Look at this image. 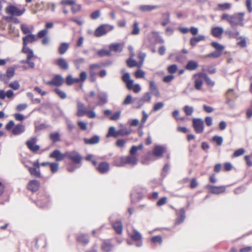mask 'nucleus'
<instances>
[{
    "label": "nucleus",
    "instance_id": "bb28decb",
    "mask_svg": "<svg viewBox=\"0 0 252 252\" xmlns=\"http://www.w3.org/2000/svg\"><path fill=\"white\" fill-rule=\"evenodd\" d=\"M112 227L118 234L121 235L122 233L123 227L121 221H117L114 222Z\"/></svg>",
    "mask_w": 252,
    "mask_h": 252
},
{
    "label": "nucleus",
    "instance_id": "58836bf2",
    "mask_svg": "<svg viewBox=\"0 0 252 252\" xmlns=\"http://www.w3.org/2000/svg\"><path fill=\"white\" fill-rule=\"evenodd\" d=\"M111 137L114 138L118 137L117 130H116L115 128L113 126H111L109 128L108 131L106 134L107 138Z\"/></svg>",
    "mask_w": 252,
    "mask_h": 252
},
{
    "label": "nucleus",
    "instance_id": "052dcab7",
    "mask_svg": "<svg viewBox=\"0 0 252 252\" xmlns=\"http://www.w3.org/2000/svg\"><path fill=\"white\" fill-rule=\"evenodd\" d=\"M167 201V198L165 196L160 198L156 203L157 206H161L165 204Z\"/></svg>",
    "mask_w": 252,
    "mask_h": 252
},
{
    "label": "nucleus",
    "instance_id": "bf43d9fd",
    "mask_svg": "<svg viewBox=\"0 0 252 252\" xmlns=\"http://www.w3.org/2000/svg\"><path fill=\"white\" fill-rule=\"evenodd\" d=\"M198 183L196 178H193L190 180V184L189 187L190 189H195L198 186Z\"/></svg>",
    "mask_w": 252,
    "mask_h": 252
},
{
    "label": "nucleus",
    "instance_id": "3c124183",
    "mask_svg": "<svg viewBox=\"0 0 252 252\" xmlns=\"http://www.w3.org/2000/svg\"><path fill=\"white\" fill-rule=\"evenodd\" d=\"M184 111L187 116H191L193 112V108L188 105H186L183 108Z\"/></svg>",
    "mask_w": 252,
    "mask_h": 252
},
{
    "label": "nucleus",
    "instance_id": "dca6fc26",
    "mask_svg": "<svg viewBox=\"0 0 252 252\" xmlns=\"http://www.w3.org/2000/svg\"><path fill=\"white\" fill-rule=\"evenodd\" d=\"M54 63L63 70H67L69 68V65L67 60L63 58H59L55 60L54 62Z\"/></svg>",
    "mask_w": 252,
    "mask_h": 252
},
{
    "label": "nucleus",
    "instance_id": "ddd939ff",
    "mask_svg": "<svg viewBox=\"0 0 252 252\" xmlns=\"http://www.w3.org/2000/svg\"><path fill=\"white\" fill-rule=\"evenodd\" d=\"M64 79L60 74L55 75L51 80L46 82V84L50 86L60 87L64 83Z\"/></svg>",
    "mask_w": 252,
    "mask_h": 252
},
{
    "label": "nucleus",
    "instance_id": "864d4df0",
    "mask_svg": "<svg viewBox=\"0 0 252 252\" xmlns=\"http://www.w3.org/2000/svg\"><path fill=\"white\" fill-rule=\"evenodd\" d=\"M50 169L52 173L57 172L59 169V163L57 162H51L50 164Z\"/></svg>",
    "mask_w": 252,
    "mask_h": 252
},
{
    "label": "nucleus",
    "instance_id": "0eeeda50",
    "mask_svg": "<svg viewBox=\"0 0 252 252\" xmlns=\"http://www.w3.org/2000/svg\"><path fill=\"white\" fill-rule=\"evenodd\" d=\"M138 159L134 156H129L120 158L116 161V164L118 166H123L126 164L135 165L137 164Z\"/></svg>",
    "mask_w": 252,
    "mask_h": 252
},
{
    "label": "nucleus",
    "instance_id": "9d476101",
    "mask_svg": "<svg viewBox=\"0 0 252 252\" xmlns=\"http://www.w3.org/2000/svg\"><path fill=\"white\" fill-rule=\"evenodd\" d=\"M205 73L199 72L193 75L194 88L197 90H200L205 79Z\"/></svg>",
    "mask_w": 252,
    "mask_h": 252
},
{
    "label": "nucleus",
    "instance_id": "412c9836",
    "mask_svg": "<svg viewBox=\"0 0 252 252\" xmlns=\"http://www.w3.org/2000/svg\"><path fill=\"white\" fill-rule=\"evenodd\" d=\"M96 170L101 174L108 172L110 169V165L107 162H101L96 167Z\"/></svg>",
    "mask_w": 252,
    "mask_h": 252
},
{
    "label": "nucleus",
    "instance_id": "c85d7f7f",
    "mask_svg": "<svg viewBox=\"0 0 252 252\" xmlns=\"http://www.w3.org/2000/svg\"><path fill=\"white\" fill-rule=\"evenodd\" d=\"M113 247L110 240H106L103 242L101 249L105 252H109L112 250Z\"/></svg>",
    "mask_w": 252,
    "mask_h": 252
},
{
    "label": "nucleus",
    "instance_id": "37998d69",
    "mask_svg": "<svg viewBox=\"0 0 252 252\" xmlns=\"http://www.w3.org/2000/svg\"><path fill=\"white\" fill-rule=\"evenodd\" d=\"M97 55L100 57L110 56L111 55V53L109 49V50L101 49L97 52Z\"/></svg>",
    "mask_w": 252,
    "mask_h": 252
},
{
    "label": "nucleus",
    "instance_id": "69168bd1",
    "mask_svg": "<svg viewBox=\"0 0 252 252\" xmlns=\"http://www.w3.org/2000/svg\"><path fill=\"white\" fill-rule=\"evenodd\" d=\"M130 133V132L125 129H120L117 130L118 137L119 136H125L127 135Z\"/></svg>",
    "mask_w": 252,
    "mask_h": 252
},
{
    "label": "nucleus",
    "instance_id": "8fccbe9b",
    "mask_svg": "<svg viewBox=\"0 0 252 252\" xmlns=\"http://www.w3.org/2000/svg\"><path fill=\"white\" fill-rule=\"evenodd\" d=\"M151 242L153 243L161 244L162 242V238L161 236H155L151 238Z\"/></svg>",
    "mask_w": 252,
    "mask_h": 252
},
{
    "label": "nucleus",
    "instance_id": "423d86ee",
    "mask_svg": "<svg viewBox=\"0 0 252 252\" xmlns=\"http://www.w3.org/2000/svg\"><path fill=\"white\" fill-rule=\"evenodd\" d=\"M60 4L62 6H70L71 11L73 14L81 11L82 7V5L77 3L75 0H62Z\"/></svg>",
    "mask_w": 252,
    "mask_h": 252
},
{
    "label": "nucleus",
    "instance_id": "f03ea898",
    "mask_svg": "<svg viewBox=\"0 0 252 252\" xmlns=\"http://www.w3.org/2000/svg\"><path fill=\"white\" fill-rule=\"evenodd\" d=\"M5 129L8 131H11L12 135L17 136L25 132V126L20 124L15 125L14 122L11 120L5 125Z\"/></svg>",
    "mask_w": 252,
    "mask_h": 252
},
{
    "label": "nucleus",
    "instance_id": "f3484780",
    "mask_svg": "<svg viewBox=\"0 0 252 252\" xmlns=\"http://www.w3.org/2000/svg\"><path fill=\"white\" fill-rule=\"evenodd\" d=\"M36 142V137H32L26 143L28 149L33 153H36L40 149L39 146L35 144Z\"/></svg>",
    "mask_w": 252,
    "mask_h": 252
},
{
    "label": "nucleus",
    "instance_id": "5701e85b",
    "mask_svg": "<svg viewBox=\"0 0 252 252\" xmlns=\"http://www.w3.org/2000/svg\"><path fill=\"white\" fill-rule=\"evenodd\" d=\"M165 152L164 148L161 146H156L153 151V154L158 157L161 158Z\"/></svg>",
    "mask_w": 252,
    "mask_h": 252
},
{
    "label": "nucleus",
    "instance_id": "4be33fe9",
    "mask_svg": "<svg viewBox=\"0 0 252 252\" xmlns=\"http://www.w3.org/2000/svg\"><path fill=\"white\" fill-rule=\"evenodd\" d=\"M39 182L36 180H33L29 182L27 189L32 192H36L39 189Z\"/></svg>",
    "mask_w": 252,
    "mask_h": 252
},
{
    "label": "nucleus",
    "instance_id": "c9c22d12",
    "mask_svg": "<svg viewBox=\"0 0 252 252\" xmlns=\"http://www.w3.org/2000/svg\"><path fill=\"white\" fill-rule=\"evenodd\" d=\"M77 242L84 245H87L89 242V236L86 234H80L77 237Z\"/></svg>",
    "mask_w": 252,
    "mask_h": 252
},
{
    "label": "nucleus",
    "instance_id": "f8f14e48",
    "mask_svg": "<svg viewBox=\"0 0 252 252\" xmlns=\"http://www.w3.org/2000/svg\"><path fill=\"white\" fill-rule=\"evenodd\" d=\"M192 126L196 133H201L204 129V121L200 118H193Z\"/></svg>",
    "mask_w": 252,
    "mask_h": 252
},
{
    "label": "nucleus",
    "instance_id": "9b49d317",
    "mask_svg": "<svg viewBox=\"0 0 252 252\" xmlns=\"http://www.w3.org/2000/svg\"><path fill=\"white\" fill-rule=\"evenodd\" d=\"M66 158H68L74 164H80L82 160V157L80 154L76 151L66 152Z\"/></svg>",
    "mask_w": 252,
    "mask_h": 252
},
{
    "label": "nucleus",
    "instance_id": "39448f33",
    "mask_svg": "<svg viewBox=\"0 0 252 252\" xmlns=\"http://www.w3.org/2000/svg\"><path fill=\"white\" fill-rule=\"evenodd\" d=\"M54 24L53 22L47 23L45 25V29L40 31L37 34V36L39 38H43L42 40V44L43 45H46L48 44L49 42V38L47 36L48 33V29L52 28L53 27Z\"/></svg>",
    "mask_w": 252,
    "mask_h": 252
},
{
    "label": "nucleus",
    "instance_id": "f257e3e1",
    "mask_svg": "<svg viewBox=\"0 0 252 252\" xmlns=\"http://www.w3.org/2000/svg\"><path fill=\"white\" fill-rule=\"evenodd\" d=\"M245 13L244 12H237L230 15L228 13H223L221 15V20L228 23L232 28L237 26L243 27Z\"/></svg>",
    "mask_w": 252,
    "mask_h": 252
},
{
    "label": "nucleus",
    "instance_id": "2eb2a0df",
    "mask_svg": "<svg viewBox=\"0 0 252 252\" xmlns=\"http://www.w3.org/2000/svg\"><path fill=\"white\" fill-rule=\"evenodd\" d=\"M206 189H207L211 193L215 194L222 193L226 190V187L225 186H215L208 185L206 186Z\"/></svg>",
    "mask_w": 252,
    "mask_h": 252
},
{
    "label": "nucleus",
    "instance_id": "13d9d810",
    "mask_svg": "<svg viewBox=\"0 0 252 252\" xmlns=\"http://www.w3.org/2000/svg\"><path fill=\"white\" fill-rule=\"evenodd\" d=\"M204 81L207 86L213 87L215 85V82L212 81L211 78L205 73Z\"/></svg>",
    "mask_w": 252,
    "mask_h": 252
},
{
    "label": "nucleus",
    "instance_id": "a878e982",
    "mask_svg": "<svg viewBox=\"0 0 252 252\" xmlns=\"http://www.w3.org/2000/svg\"><path fill=\"white\" fill-rule=\"evenodd\" d=\"M69 48V44L66 42H62L59 46L58 52L60 55L64 54Z\"/></svg>",
    "mask_w": 252,
    "mask_h": 252
},
{
    "label": "nucleus",
    "instance_id": "20e7f679",
    "mask_svg": "<svg viewBox=\"0 0 252 252\" xmlns=\"http://www.w3.org/2000/svg\"><path fill=\"white\" fill-rule=\"evenodd\" d=\"M122 80L126 84L128 90H132L135 93H138L141 91V88L139 84H133V80L130 79V76L128 73H124L122 76Z\"/></svg>",
    "mask_w": 252,
    "mask_h": 252
},
{
    "label": "nucleus",
    "instance_id": "603ef678",
    "mask_svg": "<svg viewBox=\"0 0 252 252\" xmlns=\"http://www.w3.org/2000/svg\"><path fill=\"white\" fill-rule=\"evenodd\" d=\"M126 64L129 67H133L134 66H139L138 65V63L131 58H129L126 61Z\"/></svg>",
    "mask_w": 252,
    "mask_h": 252
},
{
    "label": "nucleus",
    "instance_id": "1a4fd4ad",
    "mask_svg": "<svg viewBox=\"0 0 252 252\" xmlns=\"http://www.w3.org/2000/svg\"><path fill=\"white\" fill-rule=\"evenodd\" d=\"M6 14L11 16H20L25 12V8L19 9L17 7L12 5L8 4L5 9Z\"/></svg>",
    "mask_w": 252,
    "mask_h": 252
},
{
    "label": "nucleus",
    "instance_id": "f704fd0d",
    "mask_svg": "<svg viewBox=\"0 0 252 252\" xmlns=\"http://www.w3.org/2000/svg\"><path fill=\"white\" fill-rule=\"evenodd\" d=\"M185 218V211L183 208L181 209L178 214V218L177 219L175 224H179L182 223Z\"/></svg>",
    "mask_w": 252,
    "mask_h": 252
},
{
    "label": "nucleus",
    "instance_id": "393cba45",
    "mask_svg": "<svg viewBox=\"0 0 252 252\" xmlns=\"http://www.w3.org/2000/svg\"><path fill=\"white\" fill-rule=\"evenodd\" d=\"M100 138L97 135H94L90 138H84V141L86 144L94 145L98 143L99 142Z\"/></svg>",
    "mask_w": 252,
    "mask_h": 252
},
{
    "label": "nucleus",
    "instance_id": "72a5a7b5",
    "mask_svg": "<svg viewBox=\"0 0 252 252\" xmlns=\"http://www.w3.org/2000/svg\"><path fill=\"white\" fill-rule=\"evenodd\" d=\"M22 52V53L27 54V59H32L34 57L32 50L30 49L27 46L23 45Z\"/></svg>",
    "mask_w": 252,
    "mask_h": 252
},
{
    "label": "nucleus",
    "instance_id": "c03bdc74",
    "mask_svg": "<svg viewBox=\"0 0 252 252\" xmlns=\"http://www.w3.org/2000/svg\"><path fill=\"white\" fill-rule=\"evenodd\" d=\"M157 8L156 6L143 5L140 6L139 9L143 12L150 11Z\"/></svg>",
    "mask_w": 252,
    "mask_h": 252
},
{
    "label": "nucleus",
    "instance_id": "49530a36",
    "mask_svg": "<svg viewBox=\"0 0 252 252\" xmlns=\"http://www.w3.org/2000/svg\"><path fill=\"white\" fill-rule=\"evenodd\" d=\"M140 32V29L139 28V24L137 21L134 22L133 25L132 31L131 34L132 35H137Z\"/></svg>",
    "mask_w": 252,
    "mask_h": 252
},
{
    "label": "nucleus",
    "instance_id": "6e6552de",
    "mask_svg": "<svg viewBox=\"0 0 252 252\" xmlns=\"http://www.w3.org/2000/svg\"><path fill=\"white\" fill-rule=\"evenodd\" d=\"M114 29L112 25L102 24L98 26L94 31V34L95 37H101Z\"/></svg>",
    "mask_w": 252,
    "mask_h": 252
},
{
    "label": "nucleus",
    "instance_id": "79ce46f5",
    "mask_svg": "<svg viewBox=\"0 0 252 252\" xmlns=\"http://www.w3.org/2000/svg\"><path fill=\"white\" fill-rule=\"evenodd\" d=\"M78 83H79V80L76 78H73L70 75H68L65 79V83L68 86Z\"/></svg>",
    "mask_w": 252,
    "mask_h": 252
},
{
    "label": "nucleus",
    "instance_id": "e2e57ef3",
    "mask_svg": "<svg viewBox=\"0 0 252 252\" xmlns=\"http://www.w3.org/2000/svg\"><path fill=\"white\" fill-rule=\"evenodd\" d=\"M87 78V73L85 71H82L80 75H79V78H76L79 80V83L81 82H84Z\"/></svg>",
    "mask_w": 252,
    "mask_h": 252
},
{
    "label": "nucleus",
    "instance_id": "6e6d98bb",
    "mask_svg": "<svg viewBox=\"0 0 252 252\" xmlns=\"http://www.w3.org/2000/svg\"><path fill=\"white\" fill-rule=\"evenodd\" d=\"M134 75L136 78H144L145 72L141 69H138L135 72Z\"/></svg>",
    "mask_w": 252,
    "mask_h": 252
},
{
    "label": "nucleus",
    "instance_id": "cd10ccee",
    "mask_svg": "<svg viewBox=\"0 0 252 252\" xmlns=\"http://www.w3.org/2000/svg\"><path fill=\"white\" fill-rule=\"evenodd\" d=\"M149 89L152 93H153L156 96H159V92L158 87L154 81H149Z\"/></svg>",
    "mask_w": 252,
    "mask_h": 252
},
{
    "label": "nucleus",
    "instance_id": "7ed1b4c3",
    "mask_svg": "<svg viewBox=\"0 0 252 252\" xmlns=\"http://www.w3.org/2000/svg\"><path fill=\"white\" fill-rule=\"evenodd\" d=\"M77 111L76 115L78 117H82L86 115L89 118H94L96 117L95 113L93 110H89L84 103L80 101L77 102Z\"/></svg>",
    "mask_w": 252,
    "mask_h": 252
},
{
    "label": "nucleus",
    "instance_id": "338daca9",
    "mask_svg": "<svg viewBox=\"0 0 252 252\" xmlns=\"http://www.w3.org/2000/svg\"><path fill=\"white\" fill-rule=\"evenodd\" d=\"M244 160L246 162V165L248 167L252 166V158L249 155H246L244 157Z\"/></svg>",
    "mask_w": 252,
    "mask_h": 252
},
{
    "label": "nucleus",
    "instance_id": "ea45409f",
    "mask_svg": "<svg viewBox=\"0 0 252 252\" xmlns=\"http://www.w3.org/2000/svg\"><path fill=\"white\" fill-rule=\"evenodd\" d=\"M49 199L45 196H43L41 200H38L37 202V205L40 207L46 206L49 203Z\"/></svg>",
    "mask_w": 252,
    "mask_h": 252
},
{
    "label": "nucleus",
    "instance_id": "a18cd8bd",
    "mask_svg": "<svg viewBox=\"0 0 252 252\" xmlns=\"http://www.w3.org/2000/svg\"><path fill=\"white\" fill-rule=\"evenodd\" d=\"M218 7L219 10L224 11L225 10L230 9L231 7V4L227 2L219 3L218 4Z\"/></svg>",
    "mask_w": 252,
    "mask_h": 252
},
{
    "label": "nucleus",
    "instance_id": "a19ab883",
    "mask_svg": "<svg viewBox=\"0 0 252 252\" xmlns=\"http://www.w3.org/2000/svg\"><path fill=\"white\" fill-rule=\"evenodd\" d=\"M28 170L31 175L37 178L41 177V174L39 169H37L35 168L29 167L28 168Z\"/></svg>",
    "mask_w": 252,
    "mask_h": 252
},
{
    "label": "nucleus",
    "instance_id": "0e129e2a",
    "mask_svg": "<svg viewBox=\"0 0 252 252\" xmlns=\"http://www.w3.org/2000/svg\"><path fill=\"white\" fill-rule=\"evenodd\" d=\"M172 116L176 120H180L181 121L185 120V118L179 117V111L178 110H176L174 111L172 113Z\"/></svg>",
    "mask_w": 252,
    "mask_h": 252
},
{
    "label": "nucleus",
    "instance_id": "473e14b6",
    "mask_svg": "<svg viewBox=\"0 0 252 252\" xmlns=\"http://www.w3.org/2000/svg\"><path fill=\"white\" fill-rule=\"evenodd\" d=\"M223 29L220 27H214L211 30L212 34L216 37H220L223 33Z\"/></svg>",
    "mask_w": 252,
    "mask_h": 252
},
{
    "label": "nucleus",
    "instance_id": "aec40b11",
    "mask_svg": "<svg viewBox=\"0 0 252 252\" xmlns=\"http://www.w3.org/2000/svg\"><path fill=\"white\" fill-rule=\"evenodd\" d=\"M49 157L55 158L57 161H60L66 158V152L64 154H62L59 150H55L50 154Z\"/></svg>",
    "mask_w": 252,
    "mask_h": 252
},
{
    "label": "nucleus",
    "instance_id": "4d7b16f0",
    "mask_svg": "<svg viewBox=\"0 0 252 252\" xmlns=\"http://www.w3.org/2000/svg\"><path fill=\"white\" fill-rule=\"evenodd\" d=\"M54 91L61 99H65L66 97V94L60 89L56 88Z\"/></svg>",
    "mask_w": 252,
    "mask_h": 252
},
{
    "label": "nucleus",
    "instance_id": "5fc2aeb1",
    "mask_svg": "<svg viewBox=\"0 0 252 252\" xmlns=\"http://www.w3.org/2000/svg\"><path fill=\"white\" fill-rule=\"evenodd\" d=\"M222 53L218 51H215V52H213L210 54H209L207 55H206V57L207 58H218L220 57Z\"/></svg>",
    "mask_w": 252,
    "mask_h": 252
},
{
    "label": "nucleus",
    "instance_id": "4468645a",
    "mask_svg": "<svg viewBox=\"0 0 252 252\" xmlns=\"http://www.w3.org/2000/svg\"><path fill=\"white\" fill-rule=\"evenodd\" d=\"M132 241L135 242L137 247H141L142 245V237L141 234L136 230L134 229L132 233L129 235Z\"/></svg>",
    "mask_w": 252,
    "mask_h": 252
},
{
    "label": "nucleus",
    "instance_id": "09e8293b",
    "mask_svg": "<svg viewBox=\"0 0 252 252\" xmlns=\"http://www.w3.org/2000/svg\"><path fill=\"white\" fill-rule=\"evenodd\" d=\"M245 150L243 148H240L236 150L232 155L233 158L238 157L243 155L245 153Z\"/></svg>",
    "mask_w": 252,
    "mask_h": 252
},
{
    "label": "nucleus",
    "instance_id": "a211bd4d",
    "mask_svg": "<svg viewBox=\"0 0 252 252\" xmlns=\"http://www.w3.org/2000/svg\"><path fill=\"white\" fill-rule=\"evenodd\" d=\"M15 74V69L10 67L7 69L5 74H1L0 75V80L4 82H7Z\"/></svg>",
    "mask_w": 252,
    "mask_h": 252
},
{
    "label": "nucleus",
    "instance_id": "2f4dec72",
    "mask_svg": "<svg viewBox=\"0 0 252 252\" xmlns=\"http://www.w3.org/2000/svg\"><path fill=\"white\" fill-rule=\"evenodd\" d=\"M49 138L53 144L59 142L61 140V135L59 132H52L49 134Z\"/></svg>",
    "mask_w": 252,
    "mask_h": 252
},
{
    "label": "nucleus",
    "instance_id": "b1692460",
    "mask_svg": "<svg viewBox=\"0 0 252 252\" xmlns=\"http://www.w3.org/2000/svg\"><path fill=\"white\" fill-rule=\"evenodd\" d=\"M205 39V36L203 35H199L197 36L192 37L190 39L189 44L192 47H194L197 43Z\"/></svg>",
    "mask_w": 252,
    "mask_h": 252
},
{
    "label": "nucleus",
    "instance_id": "de8ad7c7",
    "mask_svg": "<svg viewBox=\"0 0 252 252\" xmlns=\"http://www.w3.org/2000/svg\"><path fill=\"white\" fill-rule=\"evenodd\" d=\"M211 45L216 49V51H218L222 53V51L224 48L223 46L220 44L219 43L216 42H212L211 43Z\"/></svg>",
    "mask_w": 252,
    "mask_h": 252
},
{
    "label": "nucleus",
    "instance_id": "c756f323",
    "mask_svg": "<svg viewBox=\"0 0 252 252\" xmlns=\"http://www.w3.org/2000/svg\"><path fill=\"white\" fill-rule=\"evenodd\" d=\"M97 97L99 99V102L97 103V105H102L106 103L108 101L107 96L104 93H99L97 94Z\"/></svg>",
    "mask_w": 252,
    "mask_h": 252
},
{
    "label": "nucleus",
    "instance_id": "7c9ffc66",
    "mask_svg": "<svg viewBox=\"0 0 252 252\" xmlns=\"http://www.w3.org/2000/svg\"><path fill=\"white\" fill-rule=\"evenodd\" d=\"M35 40V36L33 34H28L23 37V44L27 46L29 43H32Z\"/></svg>",
    "mask_w": 252,
    "mask_h": 252
},
{
    "label": "nucleus",
    "instance_id": "6ab92c4d",
    "mask_svg": "<svg viewBox=\"0 0 252 252\" xmlns=\"http://www.w3.org/2000/svg\"><path fill=\"white\" fill-rule=\"evenodd\" d=\"M124 47V42H116L110 44L109 45V49H110L111 52H121L123 50Z\"/></svg>",
    "mask_w": 252,
    "mask_h": 252
},
{
    "label": "nucleus",
    "instance_id": "4c0bfd02",
    "mask_svg": "<svg viewBox=\"0 0 252 252\" xmlns=\"http://www.w3.org/2000/svg\"><path fill=\"white\" fill-rule=\"evenodd\" d=\"M198 66L197 63L194 61H189L186 66V69L189 70H193Z\"/></svg>",
    "mask_w": 252,
    "mask_h": 252
},
{
    "label": "nucleus",
    "instance_id": "e433bc0d",
    "mask_svg": "<svg viewBox=\"0 0 252 252\" xmlns=\"http://www.w3.org/2000/svg\"><path fill=\"white\" fill-rule=\"evenodd\" d=\"M14 95V93L12 91L8 90L5 93V92L2 90H0V98L1 99H4L6 97L8 98H10L12 97Z\"/></svg>",
    "mask_w": 252,
    "mask_h": 252
},
{
    "label": "nucleus",
    "instance_id": "680f3d73",
    "mask_svg": "<svg viewBox=\"0 0 252 252\" xmlns=\"http://www.w3.org/2000/svg\"><path fill=\"white\" fill-rule=\"evenodd\" d=\"M177 65L174 64L169 66L167 68V71L169 73L174 74L177 71Z\"/></svg>",
    "mask_w": 252,
    "mask_h": 252
},
{
    "label": "nucleus",
    "instance_id": "774afa93",
    "mask_svg": "<svg viewBox=\"0 0 252 252\" xmlns=\"http://www.w3.org/2000/svg\"><path fill=\"white\" fill-rule=\"evenodd\" d=\"M163 105L164 104L161 102H159L156 103L153 107V111L156 112L161 109L163 107Z\"/></svg>",
    "mask_w": 252,
    "mask_h": 252
}]
</instances>
